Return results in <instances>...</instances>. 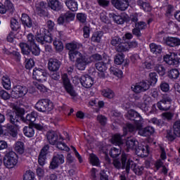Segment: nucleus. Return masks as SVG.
Instances as JSON below:
<instances>
[{"instance_id": "f257e3e1", "label": "nucleus", "mask_w": 180, "mask_h": 180, "mask_svg": "<svg viewBox=\"0 0 180 180\" xmlns=\"http://www.w3.org/2000/svg\"><path fill=\"white\" fill-rule=\"evenodd\" d=\"M128 118L129 120H133L134 122V125L127 124L124 127L123 136H126L127 131H129V133H136L137 130L138 134H139V136H143V137H148V136H151V134H154V128L153 127L143 128V123L144 121L139 112L134 110H129L128 112Z\"/></svg>"}, {"instance_id": "f03ea898", "label": "nucleus", "mask_w": 180, "mask_h": 180, "mask_svg": "<svg viewBox=\"0 0 180 180\" xmlns=\"http://www.w3.org/2000/svg\"><path fill=\"white\" fill-rule=\"evenodd\" d=\"M35 109L38 110V112H41L42 113H49V112H51L53 109H54V105L53 102L47 98H43L39 100L34 106Z\"/></svg>"}, {"instance_id": "7ed1b4c3", "label": "nucleus", "mask_w": 180, "mask_h": 180, "mask_svg": "<svg viewBox=\"0 0 180 180\" xmlns=\"http://www.w3.org/2000/svg\"><path fill=\"white\" fill-rule=\"evenodd\" d=\"M18 164V155L13 151H10L4 158V165L6 168L11 169L15 168Z\"/></svg>"}, {"instance_id": "20e7f679", "label": "nucleus", "mask_w": 180, "mask_h": 180, "mask_svg": "<svg viewBox=\"0 0 180 180\" xmlns=\"http://www.w3.org/2000/svg\"><path fill=\"white\" fill-rule=\"evenodd\" d=\"M131 156L125 153L121 155V161H122V169H125L127 174H129L130 169L132 171L136 168V162L131 160Z\"/></svg>"}, {"instance_id": "39448f33", "label": "nucleus", "mask_w": 180, "mask_h": 180, "mask_svg": "<svg viewBox=\"0 0 180 180\" xmlns=\"http://www.w3.org/2000/svg\"><path fill=\"white\" fill-rule=\"evenodd\" d=\"M88 64H91V58H89V56L82 53L78 59L76 60L75 65L77 70L84 71V70L86 68V65H88Z\"/></svg>"}, {"instance_id": "423d86ee", "label": "nucleus", "mask_w": 180, "mask_h": 180, "mask_svg": "<svg viewBox=\"0 0 180 180\" xmlns=\"http://www.w3.org/2000/svg\"><path fill=\"white\" fill-rule=\"evenodd\" d=\"M176 137H180V121L177 120L174 123L172 131H167V138L169 141H174Z\"/></svg>"}, {"instance_id": "0eeeda50", "label": "nucleus", "mask_w": 180, "mask_h": 180, "mask_svg": "<svg viewBox=\"0 0 180 180\" xmlns=\"http://www.w3.org/2000/svg\"><path fill=\"white\" fill-rule=\"evenodd\" d=\"M64 164V155L63 154L54 153L52 160L50 163V169H56L58 166Z\"/></svg>"}, {"instance_id": "6e6552de", "label": "nucleus", "mask_w": 180, "mask_h": 180, "mask_svg": "<svg viewBox=\"0 0 180 180\" xmlns=\"http://www.w3.org/2000/svg\"><path fill=\"white\" fill-rule=\"evenodd\" d=\"M62 79L65 89L68 92V94H69L70 96H77V93H75L74 88H72V85H71L70 79H68V75L67 74L63 75Z\"/></svg>"}, {"instance_id": "1a4fd4ad", "label": "nucleus", "mask_w": 180, "mask_h": 180, "mask_svg": "<svg viewBox=\"0 0 180 180\" xmlns=\"http://www.w3.org/2000/svg\"><path fill=\"white\" fill-rule=\"evenodd\" d=\"M6 116L11 124H14L15 127H19V124H20V120H22V119L18 116L15 112L11 110H7Z\"/></svg>"}, {"instance_id": "9d476101", "label": "nucleus", "mask_w": 180, "mask_h": 180, "mask_svg": "<svg viewBox=\"0 0 180 180\" xmlns=\"http://www.w3.org/2000/svg\"><path fill=\"white\" fill-rule=\"evenodd\" d=\"M26 94H27V88L20 85L14 86L11 91V96L16 99L25 96Z\"/></svg>"}, {"instance_id": "9b49d317", "label": "nucleus", "mask_w": 180, "mask_h": 180, "mask_svg": "<svg viewBox=\"0 0 180 180\" xmlns=\"http://www.w3.org/2000/svg\"><path fill=\"white\" fill-rule=\"evenodd\" d=\"M131 89L135 94H141L150 89V84L147 82H141L131 86Z\"/></svg>"}, {"instance_id": "f8f14e48", "label": "nucleus", "mask_w": 180, "mask_h": 180, "mask_svg": "<svg viewBox=\"0 0 180 180\" xmlns=\"http://www.w3.org/2000/svg\"><path fill=\"white\" fill-rule=\"evenodd\" d=\"M171 98L168 96H163L162 100L157 103V106L160 110H169L171 108Z\"/></svg>"}, {"instance_id": "ddd939ff", "label": "nucleus", "mask_w": 180, "mask_h": 180, "mask_svg": "<svg viewBox=\"0 0 180 180\" xmlns=\"http://www.w3.org/2000/svg\"><path fill=\"white\" fill-rule=\"evenodd\" d=\"M131 0H111V4L118 11H126Z\"/></svg>"}, {"instance_id": "4468645a", "label": "nucleus", "mask_w": 180, "mask_h": 180, "mask_svg": "<svg viewBox=\"0 0 180 180\" xmlns=\"http://www.w3.org/2000/svg\"><path fill=\"white\" fill-rule=\"evenodd\" d=\"M34 79L39 81V82L43 81L46 77H47V72L44 69L34 68L32 73Z\"/></svg>"}, {"instance_id": "2eb2a0df", "label": "nucleus", "mask_w": 180, "mask_h": 180, "mask_svg": "<svg viewBox=\"0 0 180 180\" xmlns=\"http://www.w3.org/2000/svg\"><path fill=\"white\" fill-rule=\"evenodd\" d=\"M61 62L56 58H50L48 63V70L51 72H58L60 70Z\"/></svg>"}, {"instance_id": "dca6fc26", "label": "nucleus", "mask_w": 180, "mask_h": 180, "mask_svg": "<svg viewBox=\"0 0 180 180\" xmlns=\"http://www.w3.org/2000/svg\"><path fill=\"white\" fill-rule=\"evenodd\" d=\"M79 80L84 88H91L94 85V78L89 75L82 76Z\"/></svg>"}, {"instance_id": "f3484780", "label": "nucleus", "mask_w": 180, "mask_h": 180, "mask_svg": "<svg viewBox=\"0 0 180 180\" xmlns=\"http://www.w3.org/2000/svg\"><path fill=\"white\" fill-rule=\"evenodd\" d=\"M164 41L169 47H178V46H180V39L178 37H167L164 39Z\"/></svg>"}, {"instance_id": "a211bd4d", "label": "nucleus", "mask_w": 180, "mask_h": 180, "mask_svg": "<svg viewBox=\"0 0 180 180\" xmlns=\"http://www.w3.org/2000/svg\"><path fill=\"white\" fill-rule=\"evenodd\" d=\"M46 138L49 144L54 146L60 140V136L54 131H49L46 134Z\"/></svg>"}, {"instance_id": "6ab92c4d", "label": "nucleus", "mask_w": 180, "mask_h": 180, "mask_svg": "<svg viewBox=\"0 0 180 180\" xmlns=\"http://www.w3.org/2000/svg\"><path fill=\"white\" fill-rule=\"evenodd\" d=\"M164 61L169 65H177L178 60L175 59V53H171L170 54L165 55L163 58Z\"/></svg>"}, {"instance_id": "aec40b11", "label": "nucleus", "mask_w": 180, "mask_h": 180, "mask_svg": "<svg viewBox=\"0 0 180 180\" xmlns=\"http://www.w3.org/2000/svg\"><path fill=\"white\" fill-rule=\"evenodd\" d=\"M65 4L70 11L77 12L78 11V2L75 0H65Z\"/></svg>"}, {"instance_id": "412c9836", "label": "nucleus", "mask_w": 180, "mask_h": 180, "mask_svg": "<svg viewBox=\"0 0 180 180\" xmlns=\"http://www.w3.org/2000/svg\"><path fill=\"white\" fill-rule=\"evenodd\" d=\"M21 22L23 26H25L26 27L30 28L33 26L32 18H30V17H29V15L26 13L22 14Z\"/></svg>"}, {"instance_id": "4be33fe9", "label": "nucleus", "mask_w": 180, "mask_h": 180, "mask_svg": "<svg viewBox=\"0 0 180 180\" xmlns=\"http://www.w3.org/2000/svg\"><path fill=\"white\" fill-rule=\"evenodd\" d=\"M136 4L144 12H150L151 11V6H150V3L147 2V0H137Z\"/></svg>"}, {"instance_id": "5701e85b", "label": "nucleus", "mask_w": 180, "mask_h": 180, "mask_svg": "<svg viewBox=\"0 0 180 180\" xmlns=\"http://www.w3.org/2000/svg\"><path fill=\"white\" fill-rule=\"evenodd\" d=\"M48 4L53 11H60L63 8L58 0H48Z\"/></svg>"}, {"instance_id": "b1692460", "label": "nucleus", "mask_w": 180, "mask_h": 180, "mask_svg": "<svg viewBox=\"0 0 180 180\" xmlns=\"http://www.w3.org/2000/svg\"><path fill=\"white\" fill-rule=\"evenodd\" d=\"M150 50L153 54H161L162 52V47L155 43H151L149 45Z\"/></svg>"}, {"instance_id": "393cba45", "label": "nucleus", "mask_w": 180, "mask_h": 180, "mask_svg": "<svg viewBox=\"0 0 180 180\" xmlns=\"http://www.w3.org/2000/svg\"><path fill=\"white\" fill-rule=\"evenodd\" d=\"M55 144L57 148L59 150H62L63 151H70V148H68V146H67V145L63 142V137L61 135H59V140Z\"/></svg>"}, {"instance_id": "a878e982", "label": "nucleus", "mask_w": 180, "mask_h": 180, "mask_svg": "<svg viewBox=\"0 0 180 180\" xmlns=\"http://www.w3.org/2000/svg\"><path fill=\"white\" fill-rule=\"evenodd\" d=\"M127 148L129 150H135L137 146H139V141L136 139L132 138L127 141L126 142Z\"/></svg>"}, {"instance_id": "bb28decb", "label": "nucleus", "mask_w": 180, "mask_h": 180, "mask_svg": "<svg viewBox=\"0 0 180 180\" xmlns=\"http://www.w3.org/2000/svg\"><path fill=\"white\" fill-rule=\"evenodd\" d=\"M109 17L113 19L115 23L117 25H123L124 23V18L122 15H116L115 13H110Z\"/></svg>"}, {"instance_id": "cd10ccee", "label": "nucleus", "mask_w": 180, "mask_h": 180, "mask_svg": "<svg viewBox=\"0 0 180 180\" xmlns=\"http://www.w3.org/2000/svg\"><path fill=\"white\" fill-rule=\"evenodd\" d=\"M103 37V32L102 31H97L94 32L91 37V41L94 43H101V40Z\"/></svg>"}, {"instance_id": "c85d7f7f", "label": "nucleus", "mask_w": 180, "mask_h": 180, "mask_svg": "<svg viewBox=\"0 0 180 180\" xmlns=\"http://www.w3.org/2000/svg\"><path fill=\"white\" fill-rule=\"evenodd\" d=\"M118 53H124L129 51V43L121 41L118 47L115 49Z\"/></svg>"}, {"instance_id": "c756f323", "label": "nucleus", "mask_w": 180, "mask_h": 180, "mask_svg": "<svg viewBox=\"0 0 180 180\" xmlns=\"http://www.w3.org/2000/svg\"><path fill=\"white\" fill-rule=\"evenodd\" d=\"M101 94L104 98H108V99H113L115 98V92L110 89H103Z\"/></svg>"}, {"instance_id": "7c9ffc66", "label": "nucleus", "mask_w": 180, "mask_h": 180, "mask_svg": "<svg viewBox=\"0 0 180 180\" xmlns=\"http://www.w3.org/2000/svg\"><path fill=\"white\" fill-rule=\"evenodd\" d=\"M23 133L26 137H33V136H34V129H33L31 126L25 127L23 128Z\"/></svg>"}, {"instance_id": "2f4dec72", "label": "nucleus", "mask_w": 180, "mask_h": 180, "mask_svg": "<svg viewBox=\"0 0 180 180\" xmlns=\"http://www.w3.org/2000/svg\"><path fill=\"white\" fill-rule=\"evenodd\" d=\"M1 82L4 88L5 89L9 90L11 89V79L8 76H3L1 79Z\"/></svg>"}, {"instance_id": "473e14b6", "label": "nucleus", "mask_w": 180, "mask_h": 180, "mask_svg": "<svg viewBox=\"0 0 180 180\" xmlns=\"http://www.w3.org/2000/svg\"><path fill=\"white\" fill-rule=\"evenodd\" d=\"M15 150L18 153V154H23L25 153V144L22 141H18L15 144Z\"/></svg>"}, {"instance_id": "72a5a7b5", "label": "nucleus", "mask_w": 180, "mask_h": 180, "mask_svg": "<svg viewBox=\"0 0 180 180\" xmlns=\"http://www.w3.org/2000/svg\"><path fill=\"white\" fill-rule=\"evenodd\" d=\"M69 54V58L70 61H77V60H78V58L82 54L81 53V52L78 51H69L68 52Z\"/></svg>"}, {"instance_id": "f704fd0d", "label": "nucleus", "mask_w": 180, "mask_h": 180, "mask_svg": "<svg viewBox=\"0 0 180 180\" xmlns=\"http://www.w3.org/2000/svg\"><path fill=\"white\" fill-rule=\"evenodd\" d=\"M81 46H82V45L78 43H69L66 44V49L69 50V51H75Z\"/></svg>"}, {"instance_id": "c9c22d12", "label": "nucleus", "mask_w": 180, "mask_h": 180, "mask_svg": "<svg viewBox=\"0 0 180 180\" xmlns=\"http://www.w3.org/2000/svg\"><path fill=\"white\" fill-rule=\"evenodd\" d=\"M20 47L23 54H25L27 56V54L30 53L31 49H30V46H29V44L20 43Z\"/></svg>"}, {"instance_id": "e433bc0d", "label": "nucleus", "mask_w": 180, "mask_h": 180, "mask_svg": "<svg viewBox=\"0 0 180 180\" xmlns=\"http://www.w3.org/2000/svg\"><path fill=\"white\" fill-rule=\"evenodd\" d=\"M124 61V54L123 53H117L114 60L115 64L117 65H120L121 64H123V62Z\"/></svg>"}, {"instance_id": "4c0bfd02", "label": "nucleus", "mask_w": 180, "mask_h": 180, "mask_svg": "<svg viewBox=\"0 0 180 180\" xmlns=\"http://www.w3.org/2000/svg\"><path fill=\"white\" fill-rule=\"evenodd\" d=\"M143 103L142 104L141 108L146 110L150 105V103H151V98L147 95H145L143 97Z\"/></svg>"}, {"instance_id": "58836bf2", "label": "nucleus", "mask_w": 180, "mask_h": 180, "mask_svg": "<svg viewBox=\"0 0 180 180\" xmlns=\"http://www.w3.org/2000/svg\"><path fill=\"white\" fill-rule=\"evenodd\" d=\"M121 41H123L122 38H120L119 37H113L111 38L110 43L111 46L115 47V49H116L117 47H118V46L120 45Z\"/></svg>"}, {"instance_id": "ea45409f", "label": "nucleus", "mask_w": 180, "mask_h": 180, "mask_svg": "<svg viewBox=\"0 0 180 180\" xmlns=\"http://www.w3.org/2000/svg\"><path fill=\"white\" fill-rule=\"evenodd\" d=\"M95 67L98 71L100 72H105L106 70H108V68L106 67V63L103 62H98L95 64Z\"/></svg>"}, {"instance_id": "a19ab883", "label": "nucleus", "mask_w": 180, "mask_h": 180, "mask_svg": "<svg viewBox=\"0 0 180 180\" xmlns=\"http://www.w3.org/2000/svg\"><path fill=\"white\" fill-rule=\"evenodd\" d=\"M36 117H37V112L32 111L30 114H27L25 119V122H36Z\"/></svg>"}, {"instance_id": "79ce46f5", "label": "nucleus", "mask_w": 180, "mask_h": 180, "mask_svg": "<svg viewBox=\"0 0 180 180\" xmlns=\"http://www.w3.org/2000/svg\"><path fill=\"white\" fill-rule=\"evenodd\" d=\"M50 77L51 79L50 80V84L51 85H55L54 81H58L60 79V73L56 72H51L50 73Z\"/></svg>"}, {"instance_id": "37998d69", "label": "nucleus", "mask_w": 180, "mask_h": 180, "mask_svg": "<svg viewBox=\"0 0 180 180\" xmlns=\"http://www.w3.org/2000/svg\"><path fill=\"white\" fill-rule=\"evenodd\" d=\"M112 164L116 169H123V162L122 159L120 160L119 159H114Z\"/></svg>"}, {"instance_id": "c03bdc74", "label": "nucleus", "mask_w": 180, "mask_h": 180, "mask_svg": "<svg viewBox=\"0 0 180 180\" xmlns=\"http://www.w3.org/2000/svg\"><path fill=\"white\" fill-rule=\"evenodd\" d=\"M7 129L9 131V134L12 136V137H16V136H18V129L15 127V126L7 125Z\"/></svg>"}, {"instance_id": "a18cd8bd", "label": "nucleus", "mask_w": 180, "mask_h": 180, "mask_svg": "<svg viewBox=\"0 0 180 180\" xmlns=\"http://www.w3.org/2000/svg\"><path fill=\"white\" fill-rule=\"evenodd\" d=\"M112 142L113 144H117V146H120L123 144V140L122 139V136L120 134H115L112 139Z\"/></svg>"}, {"instance_id": "49530a36", "label": "nucleus", "mask_w": 180, "mask_h": 180, "mask_svg": "<svg viewBox=\"0 0 180 180\" xmlns=\"http://www.w3.org/2000/svg\"><path fill=\"white\" fill-rule=\"evenodd\" d=\"M122 151L120 150V149L117 148H112L110 150V155L112 158H116L117 157H119V155H120Z\"/></svg>"}, {"instance_id": "de8ad7c7", "label": "nucleus", "mask_w": 180, "mask_h": 180, "mask_svg": "<svg viewBox=\"0 0 180 180\" xmlns=\"http://www.w3.org/2000/svg\"><path fill=\"white\" fill-rule=\"evenodd\" d=\"M11 27L12 30L16 31L20 28V24L19 23V22H18V20H16L15 18H11Z\"/></svg>"}, {"instance_id": "09e8293b", "label": "nucleus", "mask_w": 180, "mask_h": 180, "mask_svg": "<svg viewBox=\"0 0 180 180\" xmlns=\"http://www.w3.org/2000/svg\"><path fill=\"white\" fill-rule=\"evenodd\" d=\"M150 77V85H155L157 84V81H158V75H157L156 72H151L149 74Z\"/></svg>"}, {"instance_id": "8fccbe9b", "label": "nucleus", "mask_w": 180, "mask_h": 180, "mask_svg": "<svg viewBox=\"0 0 180 180\" xmlns=\"http://www.w3.org/2000/svg\"><path fill=\"white\" fill-rule=\"evenodd\" d=\"M63 16H65V20L67 22H72V20L75 19V14L70 11H68L65 15H63Z\"/></svg>"}, {"instance_id": "3c124183", "label": "nucleus", "mask_w": 180, "mask_h": 180, "mask_svg": "<svg viewBox=\"0 0 180 180\" xmlns=\"http://www.w3.org/2000/svg\"><path fill=\"white\" fill-rule=\"evenodd\" d=\"M110 72L112 75H115L116 77H118V78H120V77L123 75V72L116 68L111 67L110 68Z\"/></svg>"}, {"instance_id": "603ef678", "label": "nucleus", "mask_w": 180, "mask_h": 180, "mask_svg": "<svg viewBox=\"0 0 180 180\" xmlns=\"http://www.w3.org/2000/svg\"><path fill=\"white\" fill-rule=\"evenodd\" d=\"M53 46H55L56 50L57 51H63L64 49V45L63 44V42L60 40H55L53 41Z\"/></svg>"}, {"instance_id": "864d4df0", "label": "nucleus", "mask_w": 180, "mask_h": 180, "mask_svg": "<svg viewBox=\"0 0 180 180\" xmlns=\"http://www.w3.org/2000/svg\"><path fill=\"white\" fill-rule=\"evenodd\" d=\"M155 70L162 77L165 75V68H164L162 65L157 64L155 67Z\"/></svg>"}, {"instance_id": "5fc2aeb1", "label": "nucleus", "mask_w": 180, "mask_h": 180, "mask_svg": "<svg viewBox=\"0 0 180 180\" xmlns=\"http://www.w3.org/2000/svg\"><path fill=\"white\" fill-rule=\"evenodd\" d=\"M4 6L6 7L7 12H9L10 13H13V4L12 2H11V1L6 0L4 2Z\"/></svg>"}, {"instance_id": "6e6d98bb", "label": "nucleus", "mask_w": 180, "mask_h": 180, "mask_svg": "<svg viewBox=\"0 0 180 180\" xmlns=\"http://www.w3.org/2000/svg\"><path fill=\"white\" fill-rule=\"evenodd\" d=\"M24 180H34V173L32 170H27L24 174Z\"/></svg>"}, {"instance_id": "4d7b16f0", "label": "nucleus", "mask_w": 180, "mask_h": 180, "mask_svg": "<svg viewBox=\"0 0 180 180\" xmlns=\"http://www.w3.org/2000/svg\"><path fill=\"white\" fill-rule=\"evenodd\" d=\"M0 98H1V99H4V101H8V99H11V94H9V93H8L6 91L1 89Z\"/></svg>"}, {"instance_id": "13d9d810", "label": "nucleus", "mask_w": 180, "mask_h": 180, "mask_svg": "<svg viewBox=\"0 0 180 180\" xmlns=\"http://www.w3.org/2000/svg\"><path fill=\"white\" fill-rule=\"evenodd\" d=\"M17 116H19L21 118V120L24 122H26V120L23 117V115H25V110L22 108H17L15 112H14Z\"/></svg>"}, {"instance_id": "bf43d9fd", "label": "nucleus", "mask_w": 180, "mask_h": 180, "mask_svg": "<svg viewBox=\"0 0 180 180\" xmlns=\"http://www.w3.org/2000/svg\"><path fill=\"white\" fill-rule=\"evenodd\" d=\"M169 77L173 79H176L179 77V71L177 69H172L169 71Z\"/></svg>"}, {"instance_id": "052dcab7", "label": "nucleus", "mask_w": 180, "mask_h": 180, "mask_svg": "<svg viewBox=\"0 0 180 180\" xmlns=\"http://www.w3.org/2000/svg\"><path fill=\"white\" fill-rule=\"evenodd\" d=\"M77 19L80 23H85V22H86V14L78 13L77 14Z\"/></svg>"}, {"instance_id": "680f3d73", "label": "nucleus", "mask_w": 180, "mask_h": 180, "mask_svg": "<svg viewBox=\"0 0 180 180\" xmlns=\"http://www.w3.org/2000/svg\"><path fill=\"white\" fill-rule=\"evenodd\" d=\"M134 172L136 175H141L143 174V171H144V167L143 166H139L136 164V167L134 168Z\"/></svg>"}, {"instance_id": "e2e57ef3", "label": "nucleus", "mask_w": 180, "mask_h": 180, "mask_svg": "<svg viewBox=\"0 0 180 180\" xmlns=\"http://www.w3.org/2000/svg\"><path fill=\"white\" fill-rule=\"evenodd\" d=\"M31 53L33 56H39L40 49L36 45H31Z\"/></svg>"}, {"instance_id": "0e129e2a", "label": "nucleus", "mask_w": 180, "mask_h": 180, "mask_svg": "<svg viewBox=\"0 0 180 180\" xmlns=\"http://www.w3.org/2000/svg\"><path fill=\"white\" fill-rule=\"evenodd\" d=\"M89 58H90L91 63H93V61H101V60H102V56L98 53H95L91 56H89Z\"/></svg>"}, {"instance_id": "69168bd1", "label": "nucleus", "mask_w": 180, "mask_h": 180, "mask_svg": "<svg viewBox=\"0 0 180 180\" xmlns=\"http://www.w3.org/2000/svg\"><path fill=\"white\" fill-rule=\"evenodd\" d=\"M90 162L93 165H99V159L96 155L94 154L90 155Z\"/></svg>"}, {"instance_id": "338daca9", "label": "nucleus", "mask_w": 180, "mask_h": 180, "mask_svg": "<svg viewBox=\"0 0 180 180\" xmlns=\"http://www.w3.org/2000/svg\"><path fill=\"white\" fill-rule=\"evenodd\" d=\"M46 156L45 155H41L39 153V158H38V162L41 167H43L44 164H46Z\"/></svg>"}, {"instance_id": "774afa93", "label": "nucleus", "mask_w": 180, "mask_h": 180, "mask_svg": "<svg viewBox=\"0 0 180 180\" xmlns=\"http://www.w3.org/2000/svg\"><path fill=\"white\" fill-rule=\"evenodd\" d=\"M36 41L40 44H44V34H38L36 35Z\"/></svg>"}]
</instances>
